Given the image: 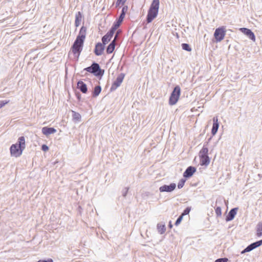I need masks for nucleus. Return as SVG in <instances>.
<instances>
[{
    "label": "nucleus",
    "mask_w": 262,
    "mask_h": 262,
    "mask_svg": "<svg viewBox=\"0 0 262 262\" xmlns=\"http://www.w3.org/2000/svg\"><path fill=\"white\" fill-rule=\"evenodd\" d=\"M26 148L25 139L24 136L19 137L15 144H13L10 147L11 156L16 158L20 157Z\"/></svg>",
    "instance_id": "f257e3e1"
},
{
    "label": "nucleus",
    "mask_w": 262,
    "mask_h": 262,
    "mask_svg": "<svg viewBox=\"0 0 262 262\" xmlns=\"http://www.w3.org/2000/svg\"><path fill=\"white\" fill-rule=\"evenodd\" d=\"M159 5V0H152L148 10L146 18L147 23H151L156 17H157L158 14Z\"/></svg>",
    "instance_id": "f03ea898"
},
{
    "label": "nucleus",
    "mask_w": 262,
    "mask_h": 262,
    "mask_svg": "<svg viewBox=\"0 0 262 262\" xmlns=\"http://www.w3.org/2000/svg\"><path fill=\"white\" fill-rule=\"evenodd\" d=\"M83 71L93 74L99 79L102 77L104 73V70H102L99 64L95 61L93 62L90 67L84 68Z\"/></svg>",
    "instance_id": "7ed1b4c3"
},
{
    "label": "nucleus",
    "mask_w": 262,
    "mask_h": 262,
    "mask_svg": "<svg viewBox=\"0 0 262 262\" xmlns=\"http://www.w3.org/2000/svg\"><path fill=\"white\" fill-rule=\"evenodd\" d=\"M181 94V88L179 85H176L170 94L169 98V104L174 105L178 102Z\"/></svg>",
    "instance_id": "20e7f679"
},
{
    "label": "nucleus",
    "mask_w": 262,
    "mask_h": 262,
    "mask_svg": "<svg viewBox=\"0 0 262 262\" xmlns=\"http://www.w3.org/2000/svg\"><path fill=\"white\" fill-rule=\"evenodd\" d=\"M226 30L225 28L223 26L216 28L213 34L215 42H218L221 41L224 39L226 35Z\"/></svg>",
    "instance_id": "39448f33"
},
{
    "label": "nucleus",
    "mask_w": 262,
    "mask_h": 262,
    "mask_svg": "<svg viewBox=\"0 0 262 262\" xmlns=\"http://www.w3.org/2000/svg\"><path fill=\"white\" fill-rule=\"evenodd\" d=\"M83 45L84 41L76 39L71 47V50L73 54L75 55L77 54L78 56H79L82 50Z\"/></svg>",
    "instance_id": "423d86ee"
},
{
    "label": "nucleus",
    "mask_w": 262,
    "mask_h": 262,
    "mask_svg": "<svg viewBox=\"0 0 262 262\" xmlns=\"http://www.w3.org/2000/svg\"><path fill=\"white\" fill-rule=\"evenodd\" d=\"M125 74L124 73L119 74L115 80L113 82L112 86L110 89L111 92H113L115 91L118 87H119L123 82V80L124 78Z\"/></svg>",
    "instance_id": "0eeeda50"
},
{
    "label": "nucleus",
    "mask_w": 262,
    "mask_h": 262,
    "mask_svg": "<svg viewBox=\"0 0 262 262\" xmlns=\"http://www.w3.org/2000/svg\"><path fill=\"white\" fill-rule=\"evenodd\" d=\"M128 7L127 6H124L121 10V12L119 16V17L116 19V20L115 21V22L113 23L115 25L118 26V27H120L121 23L123 21V19L125 17L126 13L127 11Z\"/></svg>",
    "instance_id": "6e6552de"
},
{
    "label": "nucleus",
    "mask_w": 262,
    "mask_h": 262,
    "mask_svg": "<svg viewBox=\"0 0 262 262\" xmlns=\"http://www.w3.org/2000/svg\"><path fill=\"white\" fill-rule=\"evenodd\" d=\"M261 245H262V239L251 243L241 252V254H244L246 252H250Z\"/></svg>",
    "instance_id": "1a4fd4ad"
},
{
    "label": "nucleus",
    "mask_w": 262,
    "mask_h": 262,
    "mask_svg": "<svg viewBox=\"0 0 262 262\" xmlns=\"http://www.w3.org/2000/svg\"><path fill=\"white\" fill-rule=\"evenodd\" d=\"M176 186L174 183H171L169 185L165 184L159 187V191L160 192H171L176 189Z\"/></svg>",
    "instance_id": "9d476101"
},
{
    "label": "nucleus",
    "mask_w": 262,
    "mask_h": 262,
    "mask_svg": "<svg viewBox=\"0 0 262 262\" xmlns=\"http://www.w3.org/2000/svg\"><path fill=\"white\" fill-rule=\"evenodd\" d=\"M104 49L105 46L99 42L95 45L94 53L96 56H100L103 53Z\"/></svg>",
    "instance_id": "9b49d317"
},
{
    "label": "nucleus",
    "mask_w": 262,
    "mask_h": 262,
    "mask_svg": "<svg viewBox=\"0 0 262 262\" xmlns=\"http://www.w3.org/2000/svg\"><path fill=\"white\" fill-rule=\"evenodd\" d=\"M239 31L252 41L255 40V36L251 30L246 28H241Z\"/></svg>",
    "instance_id": "f8f14e48"
},
{
    "label": "nucleus",
    "mask_w": 262,
    "mask_h": 262,
    "mask_svg": "<svg viewBox=\"0 0 262 262\" xmlns=\"http://www.w3.org/2000/svg\"><path fill=\"white\" fill-rule=\"evenodd\" d=\"M196 170V169L195 167L192 166L188 167L183 174V177L185 179L190 178L192 176Z\"/></svg>",
    "instance_id": "ddd939ff"
},
{
    "label": "nucleus",
    "mask_w": 262,
    "mask_h": 262,
    "mask_svg": "<svg viewBox=\"0 0 262 262\" xmlns=\"http://www.w3.org/2000/svg\"><path fill=\"white\" fill-rule=\"evenodd\" d=\"M86 27L84 26H82L80 28L79 33L77 36L76 39L84 42L86 37Z\"/></svg>",
    "instance_id": "4468645a"
},
{
    "label": "nucleus",
    "mask_w": 262,
    "mask_h": 262,
    "mask_svg": "<svg viewBox=\"0 0 262 262\" xmlns=\"http://www.w3.org/2000/svg\"><path fill=\"white\" fill-rule=\"evenodd\" d=\"M238 210V208L235 207L232 208L229 212L228 214L226 217V222H229L234 219L235 217V216L236 215L237 213V211Z\"/></svg>",
    "instance_id": "2eb2a0df"
},
{
    "label": "nucleus",
    "mask_w": 262,
    "mask_h": 262,
    "mask_svg": "<svg viewBox=\"0 0 262 262\" xmlns=\"http://www.w3.org/2000/svg\"><path fill=\"white\" fill-rule=\"evenodd\" d=\"M117 37V35H115L114 39L110 42L107 46L106 49V52L107 54H111L113 52L116 47V40Z\"/></svg>",
    "instance_id": "dca6fc26"
},
{
    "label": "nucleus",
    "mask_w": 262,
    "mask_h": 262,
    "mask_svg": "<svg viewBox=\"0 0 262 262\" xmlns=\"http://www.w3.org/2000/svg\"><path fill=\"white\" fill-rule=\"evenodd\" d=\"M213 125L211 129V134L213 136H214L219 129V123L218 122V119L217 117H214L212 119Z\"/></svg>",
    "instance_id": "f3484780"
},
{
    "label": "nucleus",
    "mask_w": 262,
    "mask_h": 262,
    "mask_svg": "<svg viewBox=\"0 0 262 262\" xmlns=\"http://www.w3.org/2000/svg\"><path fill=\"white\" fill-rule=\"evenodd\" d=\"M213 125L211 129V134L213 136H214L219 129V123L218 122V119L217 117H214L212 119Z\"/></svg>",
    "instance_id": "a211bd4d"
},
{
    "label": "nucleus",
    "mask_w": 262,
    "mask_h": 262,
    "mask_svg": "<svg viewBox=\"0 0 262 262\" xmlns=\"http://www.w3.org/2000/svg\"><path fill=\"white\" fill-rule=\"evenodd\" d=\"M41 131L44 135L48 136L51 134L55 133L56 129L54 127L46 126L42 128Z\"/></svg>",
    "instance_id": "6ab92c4d"
},
{
    "label": "nucleus",
    "mask_w": 262,
    "mask_h": 262,
    "mask_svg": "<svg viewBox=\"0 0 262 262\" xmlns=\"http://www.w3.org/2000/svg\"><path fill=\"white\" fill-rule=\"evenodd\" d=\"M77 87L82 93L86 94L88 93V90L87 85L82 81L79 80L78 81Z\"/></svg>",
    "instance_id": "aec40b11"
},
{
    "label": "nucleus",
    "mask_w": 262,
    "mask_h": 262,
    "mask_svg": "<svg viewBox=\"0 0 262 262\" xmlns=\"http://www.w3.org/2000/svg\"><path fill=\"white\" fill-rule=\"evenodd\" d=\"M83 17L82 13L80 11H78L76 13L75 15V26L77 28L80 25L82 18Z\"/></svg>",
    "instance_id": "412c9836"
},
{
    "label": "nucleus",
    "mask_w": 262,
    "mask_h": 262,
    "mask_svg": "<svg viewBox=\"0 0 262 262\" xmlns=\"http://www.w3.org/2000/svg\"><path fill=\"white\" fill-rule=\"evenodd\" d=\"M71 112L72 113V117L73 122H74L75 123H78L80 122L81 120V115L74 111L72 110Z\"/></svg>",
    "instance_id": "4be33fe9"
},
{
    "label": "nucleus",
    "mask_w": 262,
    "mask_h": 262,
    "mask_svg": "<svg viewBox=\"0 0 262 262\" xmlns=\"http://www.w3.org/2000/svg\"><path fill=\"white\" fill-rule=\"evenodd\" d=\"M200 165L201 166H207L210 162V159L209 156L203 157L200 158Z\"/></svg>",
    "instance_id": "5701e85b"
},
{
    "label": "nucleus",
    "mask_w": 262,
    "mask_h": 262,
    "mask_svg": "<svg viewBox=\"0 0 262 262\" xmlns=\"http://www.w3.org/2000/svg\"><path fill=\"white\" fill-rule=\"evenodd\" d=\"M101 91V87L100 85L95 86L92 91V95L93 97H97Z\"/></svg>",
    "instance_id": "b1692460"
},
{
    "label": "nucleus",
    "mask_w": 262,
    "mask_h": 262,
    "mask_svg": "<svg viewBox=\"0 0 262 262\" xmlns=\"http://www.w3.org/2000/svg\"><path fill=\"white\" fill-rule=\"evenodd\" d=\"M157 228L158 231L161 234H162L165 233L166 230V227L165 224L159 223L157 224Z\"/></svg>",
    "instance_id": "393cba45"
},
{
    "label": "nucleus",
    "mask_w": 262,
    "mask_h": 262,
    "mask_svg": "<svg viewBox=\"0 0 262 262\" xmlns=\"http://www.w3.org/2000/svg\"><path fill=\"white\" fill-rule=\"evenodd\" d=\"M119 27L114 24H113L112 27L111 29L108 30V31L106 34L107 35H108L109 37H110L111 38L113 37L115 31Z\"/></svg>",
    "instance_id": "a878e982"
},
{
    "label": "nucleus",
    "mask_w": 262,
    "mask_h": 262,
    "mask_svg": "<svg viewBox=\"0 0 262 262\" xmlns=\"http://www.w3.org/2000/svg\"><path fill=\"white\" fill-rule=\"evenodd\" d=\"M208 156V148L206 147H203L199 152V158Z\"/></svg>",
    "instance_id": "bb28decb"
},
{
    "label": "nucleus",
    "mask_w": 262,
    "mask_h": 262,
    "mask_svg": "<svg viewBox=\"0 0 262 262\" xmlns=\"http://www.w3.org/2000/svg\"><path fill=\"white\" fill-rule=\"evenodd\" d=\"M256 235L258 237L262 235V223L259 222L256 226Z\"/></svg>",
    "instance_id": "cd10ccee"
},
{
    "label": "nucleus",
    "mask_w": 262,
    "mask_h": 262,
    "mask_svg": "<svg viewBox=\"0 0 262 262\" xmlns=\"http://www.w3.org/2000/svg\"><path fill=\"white\" fill-rule=\"evenodd\" d=\"M111 39L112 38L110 37L105 34L102 37V42L101 43L103 44V45L105 46L108 42L110 41Z\"/></svg>",
    "instance_id": "c85d7f7f"
},
{
    "label": "nucleus",
    "mask_w": 262,
    "mask_h": 262,
    "mask_svg": "<svg viewBox=\"0 0 262 262\" xmlns=\"http://www.w3.org/2000/svg\"><path fill=\"white\" fill-rule=\"evenodd\" d=\"M183 50L190 52L191 51V48L188 43H183L181 45Z\"/></svg>",
    "instance_id": "c756f323"
},
{
    "label": "nucleus",
    "mask_w": 262,
    "mask_h": 262,
    "mask_svg": "<svg viewBox=\"0 0 262 262\" xmlns=\"http://www.w3.org/2000/svg\"><path fill=\"white\" fill-rule=\"evenodd\" d=\"M185 182H186V180H185V179H181L179 181V183H178V188L179 189H181V188H182L184 186V184H185Z\"/></svg>",
    "instance_id": "7c9ffc66"
},
{
    "label": "nucleus",
    "mask_w": 262,
    "mask_h": 262,
    "mask_svg": "<svg viewBox=\"0 0 262 262\" xmlns=\"http://www.w3.org/2000/svg\"><path fill=\"white\" fill-rule=\"evenodd\" d=\"M191 210V207H186L183 211L182 214H181L183 217L184 215H186L188 214Z\"/></svg>",
    "instance_id": "2f4dec72"
},
{
    "label": "nucleus",
    "mask_w": 262,
    "mask_h": 262,
    "mask_svg": "<svg viewBox=\"0 0 262 262\" xmlns=\"http://www.w3.org/2000/svg\"><path fill=\"white\" fill-rule=\"evenodd\" d=\"M215 211L216 213V215L217 217H220L222 215V209L219 206L216 207L215 209Z\"/></svg>",
    "instance_id": "473e14b6"
},
{
    "label": "nucleus",
    "mask_w": 262,
    "mask_h": 262,
    "mask_svg": "<svg viewBox=\"0 0 262 262\" xmlns=\"http://www.w3.org/2000/svg\"><path fill=\"white\" fill-rule=\"evenodd\" d=\"M183 217L181 215H180L178 217V218L177 219V220H176V222L174 223V225L176 226H178L181 223V222H182V221L183 220Z\"/></svg>",
    "instance_id": "72a5a7b5"
},
{
    "label": "nucleus",
    "mask_w": 262,
    "mask_h": 262,
    "mask_svg": "<svg viewBox=\"0 0 262 262\" xmlns=\"http://www.w3.org/2000/svg\"><path fill=\"white\" fill-rule=\"evenodd\" d=\"M9 102V100H4L0 101V108L5 106L6 104H8Z\"/></svg>",
    "instance_id": "f704fd0d"
},
{
    "label": "nucleus",
    "mask_w": 262,
    "mask_h": 262,
    "mask_svg": "<svg viewBox=\"0 0 262 262\" xmlns=\"http://www.w3.org/2000/svg\"><path fill=\"white\" fill-rule=\"evenodd\" d=\"M126 2L123 0H117L116 3V7H117L119 6L120 5H124Z\"/></svg>",
    "instance_id": "c9c22d12"
},
{
    "label": "nucleus",
    "mask_w": 262,
    "mask_h": 262,
    "mask_svg": "<svg viewBox=\"0 0 262 262\" xmlns=\"http://www.w3.org/2000/svg\"><path fill=\"white\" fill-rule=\"evenodd\" d=\"M228 260L227 258H220L216 259L214 262H227Z\"/></svg>",
    "instance_id": "e433bc0d"
},
{
    "label": "nucleus",
    "mask_w": 262,
    "mask_h": 262,
    "mask_svg": "<svg viewBox=\"0 0 262 262\" xmlns=\"http://www.w3.org/2000/svg\"><path fill=\"white\" fill-rule=\"evenodd\" d=\"M128 191V188L125 187L122 190V195L123 197H125L127 194Z\"/></svg>",
    "instance_id": "4c0bfd02"
},
{
    "label": "nucleus",
    "mask_w": 262,
    "mask_h": 262,
    "mask_svg": "<svg viewBox=\"0 0 262 262\" xmlns=\"http://www.w3.org/2000/svg\"><path fill=\"white\" fill-rule=\"evenodd\" d=\"M41 149L43 151H47L49 150V147L46 144H42Z\"/></svg>",
    "instance_id": "58836bf2"
},
{
    "label": "nucleus",
    "mask_w": 262,
    "mask_h": 262,
    "mask_svg": "<svg viewBox=\"0 0 262 262\" xmlns=\"http://www.w3.org/2000/svg\"><path fill=\"white\" fill-rule=\"evenodd\" d=\"M37 262H53V260L52 258H48L47 259H40Z\"/></svg>",
    "instance_id": "ea45409f"
},
{
    "label": "nucleus",
    "mask_w": 262,
    "mask_h": 262,
    "mask_svg": "<svg viewBox=\"0 0 262 262\" xmlns=\"http://www.w3.org/2000/svg\"><path fill=\"white\" fill-rule=\"evenodd\" d=\"M75 95L78 100L79 101H80L81 97V94L79 92H75Z\"/></svg>",
    "instance_id": "a19ab883"
},
{
    "label": "nucleus",
    "mask_w": 262,
    "mask_h": 262,
    "mask_svg": "<svg viewBox=\"0 0 262 262\" xmlns=\"http://www.w3.org/2000/svg\"><path fill=\"white\" fill-rule=\"evenodd\" d=\"M168 226V227H169L170 229H171V228H172L173 225H172V222H171V221H170L169 222Z\"/></svg>",
    "instance_id": "79ce46f5"
},
{
    "label": "nucleus",
    "mask_w": 262,
    "mask_h": 262,
    "mask_svg": "<svg viewBox=\"0 0 262 262\" xmlns=\"http://www.w3.org/2000/svg\"><path fill=\"white\" fill-rule=\"evenodd\" d=\"M208 142H206L204 143V146L203 147H205L206 146H207L208 144Z\"/></svg>",
    "instance_id": "37998d69"
},
{
    "label": "nucleus",
    "mask_w": 262,
    "mask_h": 262,
    "mask_svg": "<svg viewBox=\"0 0 262 262\" xmlns=\"http://www.w3.org/2000/svg\"><path fill=\"white\" fill-rule=\"evenodd\" d=\"M211 139H212V137H210L208 139L207 142H209L211 141Z\"/></svg>",
    "instance_id": "c03bdc74"
},
{
    "label": "nucleus",
    "mask_w": 262,
    "mask_h": 262,
    "mask_svg": "<svg viewBox=\"0 0 262 262\" xmlns=\"http://www.w3.org/2000/svg\"><path fill=\"white\" fill-rule=\"evenodd\" d=\"M258 176H259V177H261V174H258Z\"/></svg>",
    "instance_id": "a18cd8bd"
},
{
    "label": "nucleus",
    "mask_w": 262,
    "mask_h": 262,
    "mask_svg": "<svg viewBox=\"0 0 262 262\" xmlns=\"http://www.w3.org/2000/svg\"><path fill=\"white\" fill-rule=\"evenodd\" d=\"M177 37H179V35H178V33H177Z\"/></svg>",
    "instance_id": "49530a36"
}]
</instances>
